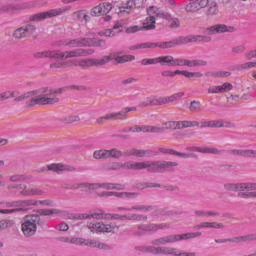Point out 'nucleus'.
I'll list each match as a JSON object with an SVG mask.
<instances>
[{
	"mask_svg": "<svg viewBox=\"0 0 256 256\" xmlns=\"http://www.w3.org/2000/svg\"><path fill=\"white\" fill-rule=\"evenodd\" d=\"M107 45V41L99 38H88L87 47H105Z\"/></svg>",
	"mask_w": 256,
	"mask_h": 256,
	"instance_id": "obj_37",
	"label": "nucleus"
},
{
	"mask_svg": "<svg viewBox=\"0 0 256 256\" xmlns=\"http://www.w3.org/2000/svg\"><path fill=\"white\" fill-rule=\"evenodd\" d=\"M207 5H209V0H190V3L186 5V11L187 13H195Z\"/></svg>",
	"mask_w": 256,
	"mask_h": 256,
	"instance_id": "obj_21",
	"label": "nucleus"
},
{
	"mask_svg": "<svg viewBox=\"0 0 256 256\" xmlns=\"http://www.w3.org/2000/svg\"><path fill=\"white\" fill-rule=\"evenodd\" d=\"M207 65H208L207 60H201V59L190 60V67H207Z\"/></svg>",
	"mask_w": 256,
	"mask_h": 256,
	"instance_id": "obj_51",
	"label": "nucleus"
},
{
	"mask_svg": "<svg viewBox=\"0 0 256 256\" xmlns=\"http://www.w3.org/2000/svg\"><path fill=\"white\" fill-rule=\"evenodd\" d=\"M208 229H225V224L219 222H208Z\"/></svg>",
	"mask_w": 256,
	"mask_h": 256,
	"instance_id": "obj_60",
	"label": "nucleus"
},
{
	"mask_svg": "<svg viewBox=\"0 0 256 256\" xmlns=\"http://www.w3.org/2000/svg\"><path fill=\"white\" fill-rule=\"evenodd\" d=\"M65 11H67V8H56L46 12H40V13L31 15L29 17V21H32V22L45 21V19H51L52 17L63 15Z\"/></svg>",
	"mask_w": 256,
	"mask_h": 256,
	"instance_id": "obj_12",
	"label": "nucleus"
},
{
	"mask_svg": "<svg viewBox=\"0 0 256 256\" xmlns=\"http://www.w3.org/2000/svg\"><path fill=\"white\" fill-rule=\"evenodd\" d=\"M174 57L171 55L167 56H159L158 57V63L162 66L167 65V67H174Z\"/></svg>",
	"mask_w": 256,
	"mask_h": 256,
	"instance_id": "obj_36",
	"label": "nucleus"
},
{
	"mask_svg": "<svg viewBox=\"0 0 256 256\" xmlns=\"http://www.w3.org/2000/svg\"><path fill=\"white\" fill-rule=\"evenodd\" d=\"M37 31V27L33 24H27L25 26L17 28L13 32L14 39L21 40L26 39V37H30V35H33Z\"/></svg>",
	"mask_w": 256,
	"mask_h": 256,
	"instance_id": "obj_14",
	"label": "nucleus"
},
{
	"mask_svg": "<svg viewBox=\"0 0 256 256\" xmlns=\"http://www.w3.org/2000/svg\"><path fill=\"white\" fill-rule=\"evenodd\" d=\"M95 50L93 49H83L76 48L70 51L60 52L59 50H48L44 52H38L35 54L37 59H73L75 57H89V55H93Z\"/></svg>",
	"mask_w": 256,
	"mask_h": 256,
	"instance_id": "obj_3",
	"label": "nucleus"
},
{
	"mask_svg": "<svg viewBox=\"0 0 256 256\" xmlns=\"http://www.w3.org/2000/svg\"><path fill=\"white\" fill-rule=\"evenodd\" d=\"M88 229H90L91 233H112L115 227L111 226V224L98 222L96 224H89Z\"/></svg>",
	"mask_w": 256,
	"mask_h": 256,
	"instance_id": "obj_19",
	"label": "nucleus"
},
{
	"mask_svg": "<svg viewBox=\"0 0 256 256\" xmlns=\"http://www.w3.org/2000/svg\"><path fill=\"white\" fill-rule=\"evenodd\" d=\"M113 10V4L111 2H103L94 6L90 10L91 17H101V15H109Z\"/></svg>",
	"mask_w": 256,
	"mask_h": 256,
	"instance_id": "obj_15",
	"label": "nucleus"
},
{
	"mask_svg": "<svg viewBox=\"0 0 256 256\" xmlns=\"http://www.w3.org/2000/svg\"><path fill=\"white\" fill-rule=\"evenodd\" d=\"M206 77H215V78L231 77V72L229 71L207 72Z\"/></svg>",
	"mask_w": 256,
	"mask_h": 256,
	"instance_id": "obj_40",
	"label": "nucleus"
},
{
	"mask_svg": "<svg viewBox=\"0 0 256 256\" xmlns=\"http://www.w3.org/2000/svg\"><path fill=\"white\" fill-rule=\"evenodd\" d=\"M71 243H74L75 245H85L86 247H93L97 249H104L105 251H108V249H111V247L105 243H101L97 240L93 239H83V238H76L72 239Z\"/></svg>",
	"mask_w": 256,
	"mask_h": 256,
	"instance_id": "obj_13",
	"label": "nucleus"
},
{
	"mask_svg": "<svg viewBox=\"0 0 256 256\" xmlns=\"http://www.w3.org/2000/svg\"><path fill=\"white\" fill-rule=\"evenodd\" d=\"M112 196L118 197V199H135L139 197L137 192H112Z\"/></svg>",
	"mask_w": 256,
	"mask_h": 256,
	"instance_id": "obj_33",
	"label": "nucleus"
},
{
	"mask_svg": "<svg viewBox=\"0 0 256 256\" xmlns=\"http://www.w3.org/2000/svg\"><path fill=\"white\" fill-rule=\"evenodd\" d=\"M138 31H145V27L134 25V26H129L125 29V33H128V34L138 33Z\"/></svg>",
	"mask_w": 256,
	"mask_h": 256,
	"instance_id": "obj_54",
	"label": "nucleus"
},
{
	"mask_svg": "<svg viewBox=\"0 0 256 256\" xmlns=\"http://www.w3.org/2000/svg\"><path fill=\"white\" fill-rule=\"evenodd\" d=\"M121 32H123V25L117 22L116 24H114L112 29L100 31L98 32V35L100 37H115L116 33H121Z\"/></svg>",
	"mask_w": 256,
	"mask_h": 256,
	"instance_id": "obj_26",
	"label": "nucleus"
},
{
	"mask_svg": "<svg viewBox=\"0 0 256 256\" xmlns=\"http://www.w3.org/2000/svg\"><path fill=\"white\" fill-rule=\"evenodd\" d=\"M249 241H256V234H248L236 237V243H247Z\"/></svg>",
	"mask_w": 256,
	"mask_h": 256,
	"instance_id": "obj_43",
	"label": "nucleus"
},
{
	"mask_svg": "<svg viewBox=\"0 0 256 256\" xmlns=\"http://www.w3.org/2000/svg\"><path fill=\"white\" fill-rule=\"evenodd\" d=\"M190 67V60L183 58H174V67Z\"/></svg>",
	"mask_w": 256,
	"mask_h": 256,
	"instance_id": "obj_49",
	"label": "nucleus"
},
{
	"mask_svg": "<svg viewBox=\"0 0 256 256\" xmlns=\"http://www.w3.org/2000/svg\"><path fill=\"white\" fill-rule=\"evenodd\" d=\"M39 205V201L35 199L20 200L12 202L10 207H20L17 211H29V207H35Z\"/></svg>",
	"mask_w": 256,
	"mask_h": 256,
	"instance_id": "obj_18",
	"label": "nucleus"
},
{
	"mask_svg": "<svg viewBox=\"0 0 256 256\" xmlns=\"http://www.w3.org/2000/svg\"><path fill=\"white\" fill-rule=\"evenodd\" d=\"M132 211H140L141 213H149V211H154L155 215H161L163 210L157 209L155 206L151 205H134L131 208Z\"/></svg>",
	"mask_w": 256,
	"mask_h": 256,
	"instance_id": "obj_27",
	"label": "nucleus"
},
{
	"mask_svg": "<svg viewBox=\"0 0 256 256\" xmlns=\"http://www.w3.org/2000/svg\"><path fill=\"white\" fill-rule=\"evenodd\" d=\"M129 61H135V56L133 55H124V56H118L116 58V62L123 64V63H127Z\"/></svg>",
	"mask_w": 256,
	"mask_h": 256,
	"instance_id": "obj_52",
	"label": "nucleus"
},
{
	"mask_svg": "<svg viewBox=\"0 0 256 256\" xmlns=\"http://www.w3.org/2000/svg\"><path fill=\"white\" fill-rule=\"evenodd\" d=\"M35 95V90L26 92L14 99V101L19 102V101H25V99H29V97H33Z\"/></svg>",
	"mask_w": 256,
	"mask_h": 256,
	"instance_id": "obj_57",
	"label": "nucleus"
},
{
	"mask_svg": "<svg viewBox=\"0 0 256 256\" xmlns=\"http://www.w3.org/2000/svg\"><path fill=\"white\" fill-rule=\"evenodd\" d=\"M203 233L201 232H188L184 234L168 235L157 239H154L151 243L152 245L161 246L167 245V243H177V241H188V239H196V237H201Z\"/></svg>",
	"mask_w": 256,
	"mask_h": 256,
	"instance_id": "obj_7",
	"label": "nucleus"
},
{
	"mask_svg": "<svg viewBox=\"0 0 256 256\" xmlns=\"http://www.w3.org/2000/svg\"><path fill=\"white\" fill-rule=\"evenodd\" d=\"M152 15H156L159 19H165L168 22L170 29H179L181 27V21L177 17H173L171 13L165 12L159 8H153Z\"/></svg>",
	"mask_w": 256,
	"mask_h": 256,
	"instance_id": "obj_11",
	"label": "nucleus"
},
{
	"mask_svg": "<svg viewBox=\"0 0 256 256\" xmlns=\"http://www.w3.org/2000/svg\"><path fill=\"white\" fill-rule=\"evenodd\" d=\"M109 157H112L113 159H121V157H125V152H122L117 148H113L108 150V159Z\"/></svg>",
	"mask_w": 256,
	"mask_h": 256,
	"instance_id": "obj_42",
	"label": "nucleus"
},
{
	"mask_svg": "<svg viewBox=\"0 0 256 256\" xmlns=\"http://www.w3.org/2000/svg\"><path fill=\"white\" fill-rule=\"evenodd\" d=\"M211 37L203 35H189L180 36L166 42H144L130 46V51H137V49H173L177 45H187V43H210Z\"/></svg>",
	"mask_w": 256,
	"mask_h": 256,
	"instance_id": "obj_2",
	"label": "nucleus"
},
{
	"mask_svg": "<svg viewBox=\"0 0 256 256\" xmlns=\"http://www.w3.org/2000/svg\"><path fill=\"white\" fill-rule=\"evenodd\" d=\"M232 53H234L235 55L245 53V45L234 46L232 48Z\"/></svg>",
	"mask_w": 256,
	"mask_h": 256,
	"instance_id": "obj_62",
	"label": "nucleus"
},
{
	"mask_svg": "<svg viewBox=\"0 0 256 256\" xmlns=\"http://www.w3.org/2000/svg\"><path fill=\"white\" fill-rule=\"evenodd\" d=\"M43 193V190L39 188H29L27 185L24 186V190L20 191L22 197H33L35 195H43Z\"/></svg>",
	"mask_w": 256,
	"mask_h": 256,
	"instance_id": "obj_30",
	"label": "nucleus"
},
{
	"mask_svg": "<svg viewBox=\"0 0 256 256\" xmlns=\"http://www.w3.org/2000/svg\"><path fill=\"white\" fill-rule=\"evenodd\" d=\"M35 98L26 102L27 107H35V105H57L61 99L55 94V90L49 87L34 90Z\"/></svg>",
	"mask_w": 256,
	"mask_h": 256,
	"instance_id": "obj_4",
	"label": "nucleus"
},
{
	"mask_svg": "<svg viewBox=\"0 0 256 256\" xmlns=\"http://www.w3.org/2000/svg\"><path fill=\"white\" fill-rule=\"evenodd\" d=\"M82 192H87V191H95V189H99V184L98 183H80V187Z\"/></svg>",
	"mask_w": 256,
	"mask_h": 256,
	"instance_id": "obj_39",
	"label": "nucleus"
},
{
	"mask_svg": "<svg viewBox=\"0 0 256 256\" xmlns=\"http://www.w3.org/2000/svg\"><path fill=\"white\" fill-rule=\"evenodd\" d=\"M176 73H178V75H183L184 77H187V79H192V77H197V78L203 77V73L201 72H189L187 70H176Z\"/></svg>",
	"mask_w": 256,
	"mask_h": 256,
	"instance_id": "obj_38",
	"label": "nucleus"
},
{
	"mask_svg": "<svg viewBox=\"0 0 256 256\" xmlns=\"http://www.w3.org/2000/svg\"><path fill=\"white\" fill-rule=\"evenodd\" d=\"M232 89L233 84L225 82L222 86H220V93H227V91H231Z\"/></svg>",
	"mask_w": 256,
	"mask_h": 256,
	"instance_id": "obj_61",
	"label": "nucleus"
},
{
	"mask_svg": "<svg viewBox=\"0 0 256 256\" xmlns=\"http://www.w3.org/2000/svg\"><path fill=\"white\" fill-rule=\"evenodd\" d=\"M48 171H54L60 173L61 171H75V167L67 166L63 164H50L47 166Z\"/></svg>",
	"mask_w": 256,
	"mask_h": 256,
	"instance_id": "obj_29",
	"label": "nucleus"
},
{
	"mask_svg": "<svg viewBox=\"0 0 256 256\" xmlns=\"http://www.w3.org/2000/svg\"><path fill=\"white\" fill-rule=\"evenodd\" d=\"M39 215L49 216V215H60L61 210L59 209H40L38 210Z\"/></svg>",
	"mask_w": 256,
	"mask_h": 256,
	"instance_id": "obj_46",
	"label": "nucleus"
},
{
	"mask_svg": "<svg viewBox=\"0 0 256 256\" xmlns=\"http://www.w3.org/2000/svg\"><path fill=\"white\" fill-rule=\"evenodd\" d=\"M29 177L25 174H14L9 177L10 183H20L21 181H27Z\"/></svg>",
	"mask_w": 256,
	"mask_h": 256,
	"instance_id": "obj_44",
	"label": "nucleus"
},
{
	"mask_svg": "<svg viewBox=\"0 0 256 256\" xmlns=\"http://www.w3.org/2000/svg\"><path fill=\"white\" fill-rule=\"evenodd\" d=\"M255 67V62H245L235 67L236 71H247Z\"/></svg>",
	"mask_w": 256,
	"mask_h": 256,
	"instance_id": "obj_47",
	"label": "nucleus"
},
{
	"mask_svg": "<svg viewBox=\"0 0 256 256\" xmlns=\"http://www.w3.org/2000/svg\"><path fill=\"white\" fill-rule=\"evenodd\" d=\"M35 2H24L20 4H11L5 1L0 2V15L3 13H11L13 11H21L23 9H33Z\"/></svg>",
	"mask_w": 256,
	"mask_h": 256,
	"instance_id": "obj_10",
	"label": "nucleus"
},
{
	"mask_svg": "<svg viewBox=\"0 0 256 256\" xmlns=\"http://www.w3.org/2000/svg\"><path fill=\"white\" fill-rule=\"evenodd\" d=\"M80 60H68V61H55L50 64V69H67V67H71V65H74V67H81L80 65H75L73 61H82Z\"/></svg>",
	"mask_w": 256,
	"mask_h": 256,
	"instance_id": "obj_28",
	"label": "nucleus"
},
{
	"mask_svg": "<svg viewBox=\"0 0 256 256\" xmlns=\"http://www.w3.org/2000/svg\"><path fill=\"white\" fill-rule=\"evenodd\" d=\"M25 187H27V185L25 184H9L7 186L8 191H11L13 189H17L18 191H25Z\"/></svg>",
	"mask_w": 256,
	"mask_h": 256,
	"instance_id": "obj_59",
	"label": "nucleus"
},
{
	"mask_svg": "<svg viewBox=\"0 0 256 256\" xmlns=\"http://www.w3.org/2000/svg\"><path fill=\"white\" fill-rule=\"evenodd\" d=\"M158 9L156 6H150L147 9V13L149 17H147L143 23L144 31H151L155 29V18L157 17V14H152L155 10Z\"/></svg>",
	"mask_w": 256,
	"mask_h": 256,
	"instance_id": "obj_17",
	"label": "nucleus"
},
{
	"mask_svg": "<svg viewBox=\"0 0 256 256\" xmlns=\"http://www.w3.org/2000/svg\"><path fill=\"white\" fill-rule=\"evenodd\" d=\"M41 223V216L37 214L27 215L23 218L21 229L25 237H33L37 233V225Z\"/></svg>",
	"mask_w": 256,
	"mask_h": 256,
	"instance_id": "obj_9",
	"label": "nucleus"
},
{
	"mask_svg": "<svg viewBox=\"0 0 256 256\" xmlns=\"http://www.w3.org/2000/svg\"><path fill=\"white\" fill-rule=\"evenodd\" d=\"M165 105V97L150 96L139 104V107H155Z\"/></svg>",
	"mask_w": 256,
	"mask_h": 256,
	"instance_id": "obj_22",
	"label": "nucleus"
},
{
	"mask_svg": "<svg viewBox=\"0 0 256 256\" xmlns=\"http://www.w3.org/2000/svg\"><path fill=\"white\" fill-rule=\"evenodd\" d=\"M137 5V0H128L127 3L121 4L119 9H133Z\"/></svg>",
	"mask_w": 256,
	"mask_h": 256,
	"instance_id": "obj_58",
	"label": "nucleus"
},
{
	"mask_svg": "<svg viewBox=\"0 0 256 256\" xmlns=\"http://www.w3.org/2000/svg\"><path fill=\"white\" fill-rule=\"evenodd\" d=\"M64 45L66 47H70L71 49L76 47H87L89 45V38H77L64 41Z\"/></svg>",
	"mask_w": 256,
	"mask_h": 256,
	"instance_id": "obj_25",
	"label": "nucleus"
},
{
	"mask_svg": "<svg viewBox=\"0 0 256 256\" xmlns=\"http://www.w3.org/2000/svg\"><path fill=\"white\" fill-rule=\"evenodd\" d=\"M94 159H109L108 150H96L94 152Z\"/></svg>",
	"mask_w": 256,
	"mask_h": 256,
	"instance_id": "obj_50",
	"label": "nucleus"
},
{
	"mask_svg": "<svg viewBox=\"0 0 256 256\" xmlns=\"http://www.w3.org/2000/svg\"><path fill=\"white\" fill-rule=\"evenodd\" d=\"M84 15H85V10H80L73 13V17L77 21H83Z\"/></svg>",
	"mask_w": 256,
	"mask_h": 256,
	"instance_id": "obj_64",
	"label": "nucleus"
},
{
	"mask_svg": "<svg viewBox=\"0 0 256 256\" xmlns=\"http://www.w3.org/2000/svg\"><path fill=\"white\" fill-rule=\"evenodd\" d=\"M131 111H137V107H126L119 112H115L116 120L125 121L127 119V113H131Z\"/></svg>",
	"mask_w": 256,
	"mask_h": 256,
	"instance_id": "obj_34",
	"label": "nucleus"
},
{
	"mask_svg": "<svg viewBox=\"0 0 256 256\" xmlns=\"http://www.w3.org/2000/svg\"><path fill=\"white\" fill-rule=\"evenodd\" d=\"M13 220L3 219L0 220V231H5V229H9V227H13Z\"/></svg>",
	"mask_w": 256,
	"mask_h": 256,
	"instance_id": "obj_53",
	"label": "nucleus"
},
{
	"mask_svg": "<svg viewBox=\"0 0 256 256\" xmlns=\"http://www.w3.org/2000/svg\"><path fill=\"white\" fill-rule=\"evenodd\" d=\"M194 215L196 217H219L221 215V213H219L218 211H213V210H209V211L196 210L194 212Z\"/></svg>",
	"mask_w": 256,
	"mask_h": 256,
	"instance_id": "obj_35",
	"label": "nucleus"
},
{
	"mask_svg": "<svg viewBox=\"0 0 256 256\" xmlns=\"http://www.w3.org/2000/svg\"><path fill=\"white\" fill-rule=\"evenodd\" d=\"M235 28L225 24H216L206 29L207 35H216V33H232Z\"/></svg>",
	"mask_w": 256,
	"mask_h": 256,
	"instance_id": "obj_20",
	"label": "nucleus"
},
{
	"mask_svg": "<svg viewBox=\"0 0 256 256\" xmlns=\"http://www.w3.org/2000/svg\"><path fill=\"white\" fill-rule=\"evenodd\" d=\"M226 191H239L240 199H256V183H227L224 185Z\"/></svg>",
	"mask_w": 256,
	"mask_h": 256,
	"instance_id": "obj_5",
	"label": "nucleus"
},
{
	"mask_svg": "<svg viewBox=\"0 0 256 256\" xmlns=\"http://www.w3.org/2000/svg\"><path fill=\"white\" fill-rule=\"evenodd\" d=\"M187 151H197L198 153H211L212 155H219L221 151L217 148H202L197 146L187 147Z\"/></svg>",
	"mask_w": 256,
	"mask_h": 256,
	"instance_id": "obj_31",
	"label": "nucleus"
},
{
	"mask_svg": "<svg viewBox=\"0 0 256 256\" xmlns=\"http://www.w3.org/2000/svg\"><path fill=\"white\" fill-rule=\"evenodd\" d=\"M189 127H199V121L184 120V129H189Z\"/></svg>",
	"mask_w": 256,
	"mask_h": 256,
	"instance_id": "obj_63",
	"label": "nucleus"
},
{
	"mask_svg": "<svg viewBox=\"0 0 256 256\" xmlns=\"http://www.w3.org/2000/svg\"><path fill=\"white\" fill-rule=\"evenodd\" d=\"M119 56L117 53H111L109 56H103L102 59H95V58H87L82 59L80 61H73L74 65H79L82 69H87L89 67H103V65H107L109 61H117Z\"/></svg>",
	"mask_w": 256,
	"mask_h": 256,
	"instance_id": "obj_8",
	"label": "nucleus"
},
{
	"mask_svg": "<svg viewBox=\"0 0 256 256\" xmlns=\"http://www.w3.org/2000/svg\"><path fill=\"white\" fill-rule=\"evenodd\" d=\"M165 128L157 126H144V133H163Z\"/></svg>",
	"mask_w": 256,
	"mask_h": 256,
	"instance_id": "obj_48",
	"label": "nucleus"
},
{
	"mask_svg": "<svg viewBox=\"0 0 256 256\" xmlns=\"http://www.w3.org/2000/svg\"><path fill=\"white\" fill-rule=\"evenodd\" d=\"M177 165H179L177 162L165 160L144 162L128 161L125 163L111 162L107 165V169H110L111 171H119V169L142 171L143 169H147L148 173H165L167 170L173 171V167H177Z\"/></svg>",
	"mask_w": 256,
	"mask_h": 256,
	"instance_id": "obj_1",
	"label": "nucleus"
},
{
	"mask_svg": "<svg viewBox=\"0 0 256 256\" xmlns=\"http://www.w3.org/2000/svg\"><path fill=\"white\" fill-rule=\"evenodd\" d=\"M17 92L5 91L0 93V101H7L11 97H15Z\"/></svg>",
	"mask_w": 256,
	"mask_h": 256,
	"instance_id": "obj_56",
	"label": "nucleus"
},
{
	"mask_svg": "<svg viewBox=\"0 0 256 256\" xmlns=\"http://www.w3.org/2000/svg\"><path fill=\"white\" fill-rule=\"evenodd\" d=\"M138 229L140 231H145L146 233H156L159 229H169V224H141L138 226Z\"/></svg>",
	"mask_w": 256,
	"mask_h": 256,
	"instance_id": "obj_23",
	"label": "nucleus"
},
{
	"mask_svg": "<svg viewBox=\"0 0 256 256\" xmlns=\"http://www.w3.org/2000/svg\"><path fill=\"white\" fill-rule=\"evenodd\" d=\"M159 152L154 150H139L136 148L124 151V157H155Z\"/></svg>",
	"mask_w": 256,
	"mask_h": 256,
	"instance_id": "obj_16",
	"label": "nucleus"
},
{
	"mask_svg": "<svg viewBox=\"0 0 256 256\" xmlns=\"http://www.w3.org/2000/svg\"><path fill=\"white\" fill-rule=\"evenodd\" d=\"M183 95H185V93L178 92L171 96L164 97V105H167V103H175V101H179Z\"/></svg>",
	"mask_w": 256,
	"mask_h": 256,
	"instance_id": "obj_41",
	"label": "nucleus"
},
{
	"mask_svg": "<svg viewBox=\"0 0 256 256\" xmlns=\"http://www.w3.org/2000/svg\"><path fill=\"white\" fill-rule=\"evenodd\" d=\"M189 109H190V111L192 113H197V112L201 111V102H199V101H192L190 103Z\"/></svg>",
	"mask_w": 256,
	"mask_h": 256,
	"instance_id": "obj_55",
	"label": "nucleus"
},
{
	"mask_svg": "<svg viewBox=\"0 0 256 256\" xmlns=\"http://www.w3.org/2000/svg\"><path fill=\"white\" fill-rule=\"evenodd\" d=\"M228 153L233 157L256 158V150L253 149H232Z\"/></svg>",
	"mask_w": 256,
	"mask_h": 256,
	"instance_id": "obj_24",
	"label": "nucleus"
},
{
	"mask_svg": "<svg viewBox=\"0 0 256 256\" xmlns=\"http://www.w3.org/2000/svg\"><path fill=\"white\" fill-rule=\"evenodd\" d=\"M219 14V6L216 2H212L206 11L207 16H213Z\"/></svg>",
	"mask_w": 256,
	"mask_h": 256,
	"instance_id": "obj_45",
	"label": "nucleus"
},
{
	"mask_svg": "<svg viewBox=\"0 0 256 256\" xmlns=\"http://www.w3.org/2000/svg\"><path fill=\"white\" fill-rule=\"evenodd\" d=\"M120 221H147V216L143 214L120 215Z\"/></svg>",
	"mask_w": 256,
	"mask_h": 256,
	"instance_id": "obj_32",
	"label": "nucleus"
},
{
	"mask_svg": "<svg viewBox=\"0 0 256 256\" xmlns=\"http://www.w3.org/2000/svg\"><path fill=\"white\" fill-rule=\"evenodd\" d=\"M137 251L144 253H152V255H174V256H197L195 252H177L176 248L167 246H139L136 247Z\"/></svg>",
	"mask_w": 256,
	"mask_h": 256,
	"instance_id": "obj_6",
	"label": "nucleus"
}]
</instances>
